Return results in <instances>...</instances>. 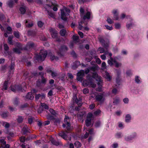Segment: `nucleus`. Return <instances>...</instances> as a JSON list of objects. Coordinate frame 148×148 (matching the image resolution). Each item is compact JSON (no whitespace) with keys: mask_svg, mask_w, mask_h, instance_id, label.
I'll use <instances>...</instances> for the list:
<instances>
[{"mask_svg":"<svg viewBox=\"0 0 148 148\" xmlns=\"http://www.w3.org/2000/svg\"><path fill=\"white\" fill-rule=\"evenodd\" d=\"M26 87L25 82L22 83L21 86L14 85L11 86L10 90L13 92H16L18 91H26Z\"/></svg>","mask_w":148,"mask_h":148,"instance_id":"nucleus-1","label":"nucleus"},{"mask_svg":"<svg viewBox=\"0 0 148 148\" xmlns=\"http://www.w3.org/2000/svg\"><path fill=\"white\" fill-rule=\"evenodd\" d=\"M92 77L93 78L96 79V80L97 82V84L99 86L98 90L99 91H101L103 83V81L101 79V77L100 76H98L96 73H93Z\"/></svg>","mask_w":148,"mask_h":148,"instance_id":"nucleus-2","label":"nucleus"},{"mask_svg":"<svg viewBox=\"0 0 148 148\" xmlns=\"http://www.w3.org/2000/svg\"><path fill=\"white\" fill-rule=\"evenodd\" d=\"M83 85L84 86H89L93 88L96 86V84L93 82V79L91 77H89L88 79L83 81Z\"/></svg>","mask_w":148,"mask_h":148,"instance_id":"nucleus-3","label":"nucleus"},{"mask_svg":"<svg viewBox=\"0 0 148 148\" xmlns=\"http://www.w3.org/2000/svg\"><path fill=\"white\" fill-rule=\"evenodd\" d=\"M47 55V52L46 50L42 49L40 50L39 55L36 56V58L38 60L43 61L45 60Z\"/></svg>","mask_w":148,"mask_h":148,"instance_id":"nucleus-4","label":"nucleus"},{"mask_svg":"<svg viewBox=\"0 0 148 148\" xmlns=\"http://www.w3.org/2000/svg\"><path fill=\"white\" fill-rule=\"evenodd\" d=\"M61 18L64 21L66 20L67 19V16L69 15L70 12V10L66 7H64L63 9H61Z\"/></svg>","mask_w":148,"mask_h":148,"instance_id":"nucleus-5","label":"nucleus"},{"mask_svg":"<svg viewBox=\"0 0 148 148\" xmlns=\"http://www.w3.org/2000/svg\"><path fill=\"white\" fill-rule=\"evenodd\" d=\"M90 13L89 12H87L85 15H84L83 17V20L81 21L79 23V28L80 30L82 29L83 28V26L82 25L84 24L85 25H86L87 24V22H84V20L86 18L89 19L90 18Z\"/></svg>","mask_w":148,"mask_h":148,"instance_id":"nucleus-6","label":"nucleus"},{"mask_svg":"<svg viewBox=\"0 0 148 148\" xmlns=\"http://www.w3.org/2000/svg\"><path fill=\"white\" fill-rule=\"evenodd\" d=\"M59 49L57 51V54L59 56H63L64 53L68 50V48L65 45H62L58 47Z\"/></svg>","mask_w":148,"mask_h":148,"instance_id":"nucleus-7","label":"nucleus"},{"mask_svg":"<svg viewBox=\"0 0 148 148\" xmlns=\"http://www.w3.org/2000/svg\"><path fill=\"white\" fill-rule=\"evenodd\" d=\"M84 75V70H80L77 73V80L78 81H82V77Z\"/></svg>","mask_w":148,"mask_h":148,"instance_id":"nucleus-8","label":"nucleus"},{"mask_svg":"<svg viewBox=\"0 0 148 148\" xmlns=\"http://www.w3.org/2000/svg\"><path fill=\"white\" fill-rule=\"evenodd\" d=\"M35 46L34 43L32 42H29L26 44L25 48L27 50H29L33 48Z\"/></svg>","mask_w":148,"mask_h":148,"instance_id":"nucleus-9","label":"nucleus"},{"mask_svg":"<svg viewBox=\"0 0 148 148\" xmlns=\"http://www.w3.org/2000/svg\"><path fill=\"white\" fill-rule=\"evenodd\" d=\"M73 99L74 101L77 103L79 107L82 106V99H81L79 98L78 99L76 95H75L73 97Z\"/></svg>","mask_w":148,"mask_h":148,"instance_id":"nucleus-10","label":"nucleus"},{"mask_svg":"<svg viewBox=\"0 0 148 148\" xmlns=\"http://www.w3.org/2000/svg\"><path fill=\"white\" fill-rule=\"evenodd\" d=\"M49 31L53 38H56L57 37L58 32L55 29L51 28L49 29Z\"/></svg>","mask_w":148,"mask_h":148,"instance_id":"nucleus-11","label":"nucleus"},{"mask_svg":"<svg viewBox=\"0 0 148 148\" xmlns=\"http://www.w3.org/2000/svg\"><path fill=\"white\" fill-rule=\"evenodd\" d=\"M105 49L102 47H99L98 49V51H100V53H104L106 55H108L109 53H110L108 51V48L107 49H106L105 48Z\"/></svg>","mask_w":148,"mask_h":148,"instance_id":"nucleus-12","label":"nucleus"},{"mask_svg":"<svg viewBox=\"0 0 148 148\" xmlns=\"http://www.w3.org/2000/svg\"><path fill=\"white\" fill-rule=\"evenodd\" d=\"M95 99L96 101L99 102H102L104 100L103 94H100L96 95Z\"/></svg>","mask_w":148,"mask_h":148,"instance_id":"nucleus-13","label":"nucleus"},{"mask_svg":"<svg viewBox=\"0 0 148 148\" xmlns=\"http://www.w3.org/2000/svg\"><path fill=\"white\" fill-rule=\"evenodd\" d=\"M68 132H62L59 134V136L62 137L65 140H67V133Z\"/></svg>","mask_w":148,"mask_h":148,"instance_id":"nucleus-14","label":"nucleus"},{"mask_svg":"<svg viewBox=\"0 0 148 148\" xmlns=\"http://www.w3.org/2000/svg\"><path fill=\"white\" fill-rule=\"evenodd\" d=\"M41 78L42 79L40 81V82L39 81H38L37 82V86L38 87H40V84L41 83L45 84L47 81L46 79L44 78L43 76H42Z\"/></svg>","mask_w":148,"mask_h":148,"instance_id":"nucleus-15","label":"nucleus"},{"mask_svg":"<svg viewBox=\"0 0 148 148\" xmlns=\"http://www.w3.org/2000/svg\"><path fill=\"white\" fill-rule=\"evenodd\" d=\"M18 0H10L8 1L7 2V4L9 7L10 8H12L13 7V5L14 3H17Z\"/></svg>","mask_w":148,"mask_h":148,"instance_id":"nucleus-16","label":"nucleus"},{"mask_svg":"<svg viewBox=\"0 0 148 148\" xmlns=\"http://www.w3.org/2000/svg\"><path fill=\"white\" fill-rule=\"evenodd\" d=\"M108 55L110 57V59L108 60V63L110 66H112L113 65V62H114V61L113 58L111 57L112 54L111 53H109Z\"/></svg>","mask_w":148,"mask_h":148,"instance_id":"nucleus-17","label":"nucleus"},{"mask_svg":"<svg viewBox=\"0 0 148 148\" xmlns=\"http://www.w3.org/2000/svg\"><path fill=\"white\" fill-rule=\"evenodd\" d=\"M9 81L8 79H7V80L5 81L3 83V85L2 87V90H7L8 89V84Z\"/></svg>","mask_w":148,"mask_h":148,"instance_id":"nucleus-18","label":"nucleus"},{"mask_svg":"<svg viewBox=\"0 0 148 148\" xmlns=\"http://www.w3.org/2000/svg\"><path fill=\"white\" fill-rule=\"evenodd\" d=\"M25 97L27 99L32 100L34 98V96L33 95H32V92H29L27 94Z\"/></svg>","mask_w":148,"mask_h":148,"instance_id":"nucleus-19","label":"nucleus"},{"mask_svg":"<svg viewBox=\"0 0 148 148\" xmlns=\"http://www.w3.org/2000/svg\"><path fill=\"white\" fill-rule=\"evenodd\" d=\"M50 141L53 145L56 146L60 144V142L58 141H56L52 138L50 139Z\"/></svg>","mask_w":148,"mask_h":148,"instance_id":"nucleus-20","label":"nucleus"},{"mask_svg":"<svg viewBox=\"0 0 148 148\" xmlns=\"http://www.w3.org/2000/svg\"><path fill=\"white\" fill-rule=\"evenodd\" d=\"M12 52L10 51H5L4 52L3 55L4 56L6 57L8 56V57L10 58L12 57Z\"/></svg>","mask_w":148,"mask_h":148,"instance_id":"nucleus-21","label":"nucleus"},{"mask_svg":"<svg viewBox=\"0 0 148 148\" xmlns=\"http://www.w3.org/2000/svg\"><path fill=\"white\" fill-rule=\"evenodd\" d=\"M131 119V116L129 114H127L125 115V121L126 123L129 122Z\"/></svg>","mask_w":148,"mask_h":148,"instance_id":"nucleus-22","label":"nucleus"},{"mask_svg":"<svg viewBox=\"0 0 148 148\" xmlns=\"http://www.w3.org/2000/svg\"><path fill=\"white\" fill-rule=\"evenodd\" d=\"M92 120L89 119H87L85 121V124L87 127H89L90 125L91 124Z\"/></svg>","mask_w":148,"mask_h":148,"instance_id":"nucleus-23","label":"nucleus"},{"mask_svg":"<svg viewBox=\"0 0 148 148\" xmlns=\"http://www.w3.org/2000/svg\"><path fill=\"white\" fill-rule=\"evenodd\" d=\"M13 103L16 106H18L19 103V99L17 97L13 99Z\"/></svg>","mask_w":148,"mask_h":148,"instance_id":"nucleus-24","label":"nucleus"},{"mask_svg":"<svg viewBox=\"0 0 148 148\" xmlns=\"http://www.w3.org/2000/svg\"><path fill=\"white\" fill-rule=\"evenodd\" d=\"M105 78L108 81H111L112 78V77L107 72H106Z\"/></svg>","mask_w":148,"mask_h":148,"instance_id":"nucleus-25","label":"nucleus"},{"mask_svg":"<svg viewBox=\"0 0 148 148\" xmlns=\"http://www.w3.org/2000/svg\"><path fill=\"white\" fill-rule=\"evenodd\" d=\"M29 129L27 126H25L22 129V132L24 135H25L29 132Z\"/></svg>","mask_w":148,"mask_h":148,"instance_id":"nucleus-26","label":"nucleus"},{"mask_svg":"<svg viewBox=\"0 0 148 148\" xmlns=\"http://www.w3.org/2000/svg\"><path fill=\"white\" fill-rule=\"evenodd\" d=\"M116 86L117 87H118L119 86H120L121 84V79L119 76H118L116 79Z\"/></svg>","mask_w":148,"mask_h":148,"instance_id":"nucleus-27","label":"nucleus"},{"mask_svg":"<svg viewBox=\"0 0 148 148\" xmlns=\"http://www.w3.org/2000/svg\"><path fill=\"white\" fill-rule=\"evenodd\" d=\"M113 14H114V18L115 20H117L118 19L117 10H114L112 12Z\"/></svg>","mask_w":148,"mask_h":148,"instance_id":"nucleus-28","label":"nucleus"},{"mask_svg":"<svg viewBox=\"0 0 148 148\" xmlns=\"http://www.w3.org/2000/svg\"><path fill=\"white\" fill-rule=\"evenodd\" d=\"M104 40L103 39H101L100 40V42L102 43V45L103 47L106 49H107L108 47V45L107 44H106L105 43H104Z\"/></svg>","mask_w":148,"mask_h":148,"instance_id":"nucleus-29","label":"nucleus"},{"mask_svg":"<svg viewBox=\"0 0 148 148\" xmlns=\"http://www.w3.org/2000/svg\"><path fill=\"white\" fill-rule=\"evenodd\" d=\"M16 119L17 122L18 123H21L23 122V118L22 116H18Z\"/></svg>","mask_w":148,"mask_h":148,"instance_id":"nucleus-30","label":"nucleus"},{"mask_svg":"<svg viewBox=\"0 0 148 148\" xmlns=\"http://www.w3.org/2000/svg\"><path fill=\"white\" fill-rule=\"evenodd\" d=\"M46 10L47 11V13L49 17L53 18H55V14L51 12H49L48 10H47V9Z\"/></svg>","mask_w":148,"mask_h":148,"instance_id":"nucleus-31","label":"nucleus"},{"mask_svg":"<svg viewBox=\"0 0 148 148\" xmlns=\"http://www.w3.org/2000/svg\"><path fill=\"white\" fill-rule=\"evenodd\" d=\"M13 38V36H10L8 37V42L9 44L11 45H13L12 40Z\"/></svg>","mask_w":148,"mask_h":148,"instance_id":"nucleus-32","label":"nucleus"},{"mask_svg":"<svg viewBox=\"0 0 148 148\" xmlns=\"http://www.w3.org/2000/svg\"><path fill=\"white\" fill-rule=\"evenodd\" d=\"M134 25V24L133 23H127L126 24V27L127 29H130Z\"/></svg>","mask_w":148,"mask_h":148,"instance_id":"nucleus-33","label":"nucleus"},{"mask_svg":"<svg viewBox=\"0 0 148 148\" xmlns=\"http://www.w3.org/2000/svg\"><path fill=\"white\" fill-rule=\"evenodd\" d=\"M50 58L51 60H57L59 59L58 57L56 56L53 54L50 56Z\"/></svg>","mask_w":148,"mask_h":148,"instance_id":"nucleus-34","label":"nucleus"},{"mask_svg":"<svg viewBox=\"0 0 148 148\" xmlns=\"http://www.w3.org/2000/svg\"><path fill=\"white\" fill-rule=\"evenodd\" d=\"M84 113V112L78 113L77 114V117L78 119H82L83 118Z\"/></svg>","mask_w":148,"mask_h":148,"instance_id":"nucleus-35","label":"nucleus"},{"mask_svg":"<svg viewBox=\"0 0 148 148\" xmlns=\"http://www.w3.org/2000/svg\"><path fill=\"white\" fill-rule=\"evenodd\" d=\"M19 10L20 11L21 13L22 14H24L25 12V7H21L20 8Z\"/></svg>","mask_w":148,"mask_h":148,"instance_id":"nucleus-36","label":"nucleus"},{"mask_svg":"<svg viewBox=\"0 0 148 148\" xmlns=\"http://www.w3.org/2000/svg\"><path fill=\"white\" fill-rule=\"evenodd\" d=\"M80 65V62L79 61H75L74 63V66L73 67V68H77L78 66Z\"/></svg>","mask_w":148,"mask_h":148,"instance_id":"nucleus-37","label":"nucleus"},{"mask_svg":"<svg viewBox=\"0 0 148 148\" xmlns=\"http://www.w3.org/2000/svg\"><path fill=\"white\" fill-rule=\"evenodd\" d=\"M74 145L75 147L77 148L80 147L82 145L78 141H75L74 143Z\"/></svg>","mask_w":148,"mask_h":148,"instance_id":"nucleus-38","label":"nucleus"},{"mask_svg":"<svg viewBox=\"0 0 148 148\" xmlns=\"http://www.w3.org/2000/svg\"><path fill=\"white\" fill-rule=\"evenodd\" d=\"M98 66H94L92 67H89L90 70L95 71L96 70H97Z\"/></svg>","mask_w":148,"mask_h":148,"instance_id":"nucleus-39","label":"nucleus"},{"mask_svg":"<svg viewBox=\"0 0 148 148\" xmlns=\"http://www.w3.org/2000/svg\"><path fill=\"white\" fill-rule=\"evenodd\" d=\"M2 125L5 127L6 128H9L10 126L9 123L5 122H2Z\"/></svg>","mask_w":148,"mask_h":148,"instance_id":"nucleus-40","label":"nucleus"},{"mask_svg":"<svg viewBox=\"0 0 148 148\" xmlns=\"http://www.w3.org/2000/svg\"><path fill=\"white\" fill-rule=\"evenodd\" d=\"M66 31L64 29L61 30L60 32V34L62 36H64L66 34Z\"/></svg>","mask_w":148,"mask_h":148,"instance_id":"nucleus-41","label":"nucleus"},{"mask_svg":"<svg viewBox=\"0 0 148 148\" xmlns=\"http://www.w3.org/2000/svg\"><path fill=\"white\" fill-rule=\"evenodd\" d=\"M34 118V117H30L28 119V123L31 124L32 123Z\"/></svg>","mask_w":148,"mask_h":148,"instance_id":"nucleus-42","label":"nucleus"},{"mask_svg":"<svg viewBox=\"0 0 148 148\" xmlns=\"http://www.w3.org/2000/svg\"><path fill=\"white\" fill-rule=\"evenodd\" d=\"M101 124V122L99 121H97L95 123V126L96 128L100 126Z\"/></svg>","mask_w":148,"mask_h":148,"instance_id":"nucleus-43","label":"nucleus"},{"mask_svg":"<svg viewBox=\"0 0 148 148\" xmlns=\"http://www.w3.org/2000/svg\"><path fill=\"white\" fill-rule=\"evenodd\" d=\"M115 136L117 138H120L122 137L123 135L121 133L118 132L116 134Z\"/></svg>","mask_w":148,"mask_h":148,"instance_id":"nucleus-44","label":"nucleus"},{"mask_svg":"<svg viewBox=\"0 0 148 148\" xmlns=\"http://www.w3.org/2000/svg\"><path fill=\"white\" fill-rule=\"evenodd\" d=\"M49 111L50 113L54 115L55 116H56L57 115V113L55 112V111L53 109H50L49 110Z\"/></svg>","mask_w":148,"mask_h":148,"instance_id":"nucleus-45","label":"nucleus"},{"mask_svg":"<svg viewBox=\"0 0 148 148\" xmlns=\"http://www.w3.org/2000/svg\"><path fill=\"white\" fill-rule=\"evenodd\" d=\"M119 98H116L114 99L113 103L114 105L118 104L119 102Z\"/></svg>","mask_w":148,"mask_h":148,"instance_id":"nucleus-46","label":"nucleus"},{"mask_svg":"<svg viewBox=\"0 0 148 148\" xmlns=\"http://www.w3.org/2000/svg\"><path fill=\"white\" fill-rule=\"evenodd\" d=\"M15 66L14 63L12 62L11 65L10 66V71H13L14 69V66Z\"/></svg>","mask_w":148,"mask_h":148,"instance_id":"nucleus-47","label":"nucleus"},{"mask_svg":"<svg viewBox=\"0 0 148 148\" xmlns=\"http://www.w3.org/2000/svg\"><path fill=\"white\" fill-rule=\"evenodd\" d=\"M14 36L17 38H19V33L18 31H15L14 32Z\"/></svg>","mask_w":148,"mask_h":148,"instance_id":"nucleus-48","label":"nucleus"},{"mask_svg":"<svg viewBox=\"0 0 148 148\" xmlns=\"http://www.w3.org/2000/svg\"><path fill=\"white\" fill-rule=\"evenodd\" d=\"M8 108L10 112H12L14 111H16V109L15 108H13L11 106H8Z\"/></svg>","mask_w":148,"mask_h":148,"instance_id":"nucleus-49","label":"nucleus"},{"mask_svg":"<svg viewBox=\"0 0 148 148\" xmlns=\"http://www.w3.org/2000/svg\"><path fill=\"white\" fill-rule=\"evenodd\" d=\"M9 113L8 112H5L2 114L1 115V116L3 118H6L8 116Z\"/></svg>","mask_w":148,"mask_h":148,"instance_id":"nucleus-50","label":"nucleus"},{"mask_svg":"<svg viewBox=\"0 0 148 148\" xmlns=\"http://www.w3.org/2000/svg\"><path fill=\"white\" fill-rule=\"evenodd\" d=\"M87 119H93V115L92 113H88L87 116Z\"/></svg>","mask_w":148,"mask_h":148,"instance_id":"nucleus-51","label":"nucleus"},{"mask_svg":"<svg viewBox=\"0 0 148 148\" xmlns=\"http://www.w3.org/2000/svg\"><path fill=\"white\" fill-rule=\"evenodd\" d=\"M115 28L116 29H119L121 27L120 24L119 23H116L115 24Z\"/></svg>","mask_w":148,"mask_h":148,"instance_id":"nucleus-52","label":"nucleus"},{"mask_svg":"<svg viewBox=\"0 0 148 148\" xmlns=\"http://www.w3.org/2000/svg\"><path fill=\"white\" fill-rule=\"evenodd\" d=\"M79 11L80 15L81 16H83L84 14V10L83 8L82 7H81Z\"/></svg>","mask_w":148,"mask_h":148,"instance_id":"nucleus-53","label":"nucleus"},{"mask_svg":"<svg viewBox=\"0 0 148 148\" xmlns=\"http://www.w3.org/2000/svg\"><path fill=\"white\" fill-rule=\"evenodd\" d=\"M114 62L115 63V66L116 67H119L121 66V63H118L115 60H114Z\"/></svg>","mask_w":148,"mask_h":148,"instance_id":"nucleus-54","label":"nucleus"},{"mask_svg":"<svg viewBox=\"0 0 148 148\" xmlns=\"http://www.w3.org/2000/svg\"><path fill=\"white\" fill-rule=\"evenodd\" d=\"M41 106L43 108H45V109H48L49 107L48 106L46 105L45 103H41Z\"/></svg>","mask_w":148,"mask_h":148,"instance_id":"nucleus-55","label":"nucleus"},{"mask_svg":"<svg viewBox=\"0 0 148 148\" xmlns=\"http://www.w3.org/2000/svg\"><path fill=\"white\" fill-rule=\"evenodd\" d=\"M125 140L127 141H130L132 140L130 136H125Z\"/></svg>","mask_w":148,"mask_h":148,"instance_id":"nucleus-56","label":"nucleus"},{"mask_svg":"<svg viewBox=\"0 0 148 148\" xmlns=\"http://www.w3.org/2000/svg\"><path fill=\"white\" fill-rule=\"evenodd\" d=\"M101 67L103 70L105 69L106 68V64L105 62H103L102 63Z\"/></svg>","mask_w":148,"mask_h":148,"instance_id":"nucleus-57","label":"nucleus"},{"mask_svg":"<svg viewBox=\"0 0 148 148\" xmlns=\"http://www.w3.org/2000/svg\"><path fill=\"white\" fill-rule=\"evenodd\" d=\"M135 81L136 83L138 84H139L141 83V82L139 79V77L138 76H136L135 78Z\"/></svg>","mask_w":148,"mask_h":148,"instance_id":"nucleus-58","label":"nucleus"},{"mask_svg":"<svg viewBox=\"0 0 148 148\" xmlns=\"http://www.w3.org/2000/svg\"><path fill=\"white\" fill-rule=\"evenodd\" d=\"M66 129H67V130L68 131H69L71 130V127H70V123H66Z\"/></svg>","mask_w":148,"mask_h":148,"instance_id":"nucleus-59","label":"nucleus"},{"mask_svg":"<svg viewBox=\"0 0 148 148\" xmlns=\"http://www.w3.org/2000/svg\"><path fill=\"white\" fill-rule=\"evenodd\" d=\"M83 92L84 94L88 93L89 92V90L87 88L84 89L83 90Z\"/></svg>","mask_w":148,"mask_h":148,"instance_id":"nucleus-60","label":"nucleus"},{"mask_svg":"<svg viewBox=\"0 0 148 148\" xmlns=\"http://www.w3.org/2000/svg\"><path fill=\"white\" fill-rule=\"evenodd\" d=\"M130 136L133 139L136 137V134L135 132H133L132 133Z\"/></svg>","mask_w":148,"mask_h":148,"instance_id":"nucleus-61","label":"nucleus"},{"mask_svg":"<svg viewBox=\"0 0 148 148\" xmlns=\"http://www.w3.org/2000/svg\"><path fill=\"white\" fill-rule=\"evenodd\" d=\"M13 51L14 52L18 53H20V50L18 48H14L13 49Z\"/></svg>","mask_w":148,"mask_h":148,"instance_id":"nucleus-62","label":"nucleus"},{"mask_svg":"<svg viewBox=\"0 0 148 148\" xmlns=\"http://www.w3.org/2000/svg\"><path fill=\"white\" fill-rule=\"evenodd\" d=\"M4 49L6 51H8L9 50V47L7 44H4Z\"/></svg>","mask_w":148,"mask_h":148,"instance_id":"nucleus-63","label":"nucleus"},{"mask_svg":"<svg viewBox=\"0 0 148 148\" xmlns=\"http://www.w3.org/2000/svg\"><path fill=\"white\" fill-rule=\"evenodd\" d=\"M107 21L108 23L110 24H111L113 23V21L110 18L108 17L107 18Z\"/></svg>","mask_w":148,"mask_h":148,"instance_id":"nucleus-64","label":"nucleus"}]
</instances>
